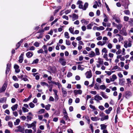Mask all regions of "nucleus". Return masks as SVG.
I'll return each mask as SVG.
<instances>
[{
	"label": "nucleus",
	"instance_id": "f257e3e1",
	"mask_svg": "<svg viewBox=\"0 0 133 133\" xmlns=\"http://www.w3.org/2000/svg\"><path fill=\"white\" fill-rule=\"evenodd\" d=\"M36 122L34 121L31 124L26 123V125L28 128H30L32 127V129L34 130V132L36 131Z\"/></svg>",
	"mask_w": 133,
	"mask_h": 133
},
{
	"label": "nucleus",
	"instance_id": "f03ea898",
	"mask_svg": "<svg viewBox=\"0 0 133 133\" xmlns=\"http://www.w3.org/2000/svg\"><path fill=\"white\" fill-rule=\"evenodd\" d=\"M128 40V42L125 41L124 42V46L125 48H127L128 47L130 48L131 46L132 41L130 38Z\"/></svg>",
	"mask_w": 133,
	"mask_h": 133
},
{
	"label": "nucleus",
	"instance_id": "7ed1b4c3",
	"mask_svg": "<svg viewBox=\"0 0 133 133\" xmlns=\"http://www.w3.org/2000/svg\"><path fill=\"white\" fill-rule=\"evenodd\" d=\"M7 82L5 81L2 88L0 89V92H4L5 91L7 87Z\"/></svg>",
	"mask_w": 133,
	"mask_h": 133
},
{
	"label": "nucleus",
	"instance_id": "20e7f679",
	"mask_svg": "<svg viewBox=\"0 0 133 133\" xmlns=\"http://www.w3.org/2000/svg\"><path fill=\"white\" fill-rule=\"evenodd\" d=\"M132 96V93L131 92L129 91H127L125 92L124 94V96L126 98L128 99Z\"/></svg>",
	"mask_w": 133,
	"mask_h": 133
},
{
	"label": "nucleus",
	"instance_id": "39448f33",
	"mask_svg": "<svg viewBox=\"0 0 133 133\" xmlns=\"http://www.w3.org/2000/svg\"><path fill=\"white\" fill-rule=\"evenodd\" d=\"M120 34L123 36H127L128 34L126 32L125 27L123 28L120 31Z\"/></svg>",
	"mask_w": 133,
	"mask_h": 133
},
{
	"label": "nucleus",
	"instance_id": "423d86ee",
	"mask_svg": "<svg viewBox=\"0 0 133 133\" xmlns=\"http://www.w3.org/2000/svg\"><path fill=\"white\" fill-rule=\"evenodd\" d=\"M59 62L62 65L64 66L66 64V60L63 58H60L59 60Z\"/></svg>",
	"mask_w": 133,
	"mask_h": 133
},
{
	"label": "nucleus",
	"instance_id": "0eeeda50",
	"mask_svg": "<svg viewBox=\"0 0 133 133\" xmlns=\"http://www.w3.org/2000/svg\"><path fill=\"white\" fill-rule=\"evenodd\" d=\"M85 75L87 78H90L92 76L91 71L90 70L87 71L85 73Z\"/></svg>",
	"mask_w": 133,
	"mask_h": 133
},
{
	"label": "nucleus",
	"instance_id": "6e6552de",
	"mask_svg": "<svg viewBox=\"0 0 133 133\" xmlns=\"http://www.w3.org/2000/svg\"><path fill=\"white\" fill-rule=\"evenodd\" d=\"M43 34L41 32H37L36 34V37L38 39H39L42 38Z\"/></svg>",
	"mask_w": 133,
	"mask_h": 133
},
{
	"label": "nucleus",
	"instance_id": "1a4fd4ad",
	"mask_svg": "<svg viewBox=\"0 0 133 133\" xmlns=\"http://www.w3.org/2000/svg\"><path fill=\"white\" fill-rule=\"evenodd\" d=\"M14 68L15 69V71L16 73H18L20 71L19 69V67L17 65L15 64L14 65Z\"/></svg>",
	"mask_w": 133,
	"mask_h": 133
},
{
	"label": "nucleus",
	"instance_id": "9d476101",
	"mask_svg": "<svg viewBox=\"0 0 133 133\" xmlns=\"http://www.w3.org/2000/svg\"><path fill=\"white\" fill-rule=\"evenodd\" d=\"M62 91L63 93V96L64 97L66 96L67 92L65 89L64 88H62Z\"/></svg>",
	"mask_w": 133,
	"mask_h": 133
},
{
	"label": "nucleus",
	"instance_id": "9b49d317",
	"mask_svg": "<svg viewBox=\"0 0 133 133\" xmlns=\"http://www.w3.org/2000/svg\"><path fill=\"white\" fill-rule=\"evenodd\" d=\"M117 79V77L115 74L113 75L110 77L111 81V82L114 81Z\"/></svg>",
	"mask_w": 133,
	"mask_h": 133
},
{
	"label": "nucleus",
	"instance_id": "f8f14e48",
	"mask_svg": "<svg viewBox=\"0 0 133 133\" xmlns=\"http://www.w3.org/2000/svg\"><path fill=\"white\" fill-rule=\"evenodd\" d=\"M74 95H75L77 94H81L82 93V91L81 90H75L74 91Z\"/></svg>",
	"mask_w": 133,
	"mask_h": 133
},
{
	"label": "nucleus",
	"instance_id": "ddd939ff",
	"mask_svg": "<svg viewBox=\"0 0 133 133\" xmlns=\"http://www.w3.org/2000/svg\"><path fill=\"white\" fill-rule=\"evenodd\" d=\"M94 99L97 101L99 100H102V98L98 95H96L95 96Z\"/></svg>",
	"mask_w": 133,
	"mask_h": 133
},
{
	"label": "nucleus",
	"instance_id": "4468645a",
	"mask_svg": "<svg viewBox=\"0 0 133 133\" xmlns=\"http://www.w3.org/2000/svg\"><path fill=\"white\" fill-rule=\"evenodd\" d=\"M33 55V53L32 52H29L26 53V55L28 58H30Z\"/></svg>",
	"mask_w": 133,
	"mask_h": 133
},
{
	"label": "nucleus",
	"instance_id": "2eb2a0df",
	"mask_svg": "<svg viewBox=\"0 0 133 133\" xmlns=\"http://www.w3.org/2000/svg\"><path fill=\"white\" fill-rule=\"evenodd\" d=\"M89 55L90 57H92L96 56V55L94 52L93 51H90V53H89Z\"/></svg>",
	"mask_w": 133,
	"mask_h": 133
},
{
	"label": "nucleus",
	"instance_id": "dca6fc26",
	"mask_svg": "<svg viewBox=\"0 0 133 133\" xmlns=\"http://www.w3.org/2000/svg\"><path fill=\"white\" fill-rule=\"evenodd\" d=\"M10 65L9 64H7V66L6 70V73L7 74L9 72L10 70Z\"/></svg>",
	"mask_w": 133,
	"mask_h": 133
},
{
	"label": "nucleus",
	"instance_id": "f3484780",
	"mask_svg": "<svg viewBox=\"0 0 133 133\" xmlns=\"http://www.w3.org/2000/svg\"><path fill=\"white\" fill-rule=\"evenodd\" d=\"M112 108L110 107L108 109L105 110L104 111L107 114H109L110 113L111 111L112 110Z\"/></svg>",
	"mask_w": 133,
	"mask_h": 133
},
{
	"label": "nucleus",
	"instance_id": "a211bd4d",
	"mask_svg": "<svg viewBox=\"0 0 133 133\" xmlns=\"http://www.w3.org/2000/svg\"><path fill=\"white\" fill-rule=\"evenodd\" d=\"M24 55V53H23L20 55L19 60V62L20 63H22V62L23 60V56Z\"/></svg>",
	"mask_w": 133,
	"mask_h": 133
},
{
	"label": "nucleus",
	"instance_id": "6ab92c4d",
	"mask_svg": "<svg viewBox=\"0 0 133 133\" xmlns=\"http://www.w3.org/2000/svg\"><path fill=\"white\" fill-rule=\"evenodd\" d=\"M125 81L123 79H119V84L121 85H123L124 84Z\"/></svg>",
	"mask_w": 133,
	"mask_h": 133
},
{
	"label": "nucleus",
	"instance_id": "aec40b11",
	"mask_svg": "<svg viewBox=\"0 0 133 133\" xmlns=\"http://www.w3.org/2000/svg\"><path fill=\"white\" fill-rule=\"evenodd\" d=\"M84 66L83 65H79L77 67V69L78 70L82 71L84 69Z\"/></svg>",
	"mask_w": 133,
	"mask_h": 133
},
{
	"label": "nucleus",
	"instance_id": "412c9836",
	"mask_svg": "<svg viewBox=\"0 0 133 133\" xmlns=\"http://www.w3.org/2000/svg\"><path fill=\"white\" fill-rule=\"evenodd\" d=\"M91 119L93 121H97L99 120L100 118L99 117H91Z\"/></svg>",
	"mask_w": 133,
	"mask_h": 133
},
{
	"label": "nucleus",
	"instance_id": "4be33fe9",
	"mask_svg": "<svg viewBox=\"0 0 133 133\" xmlns=\"http://www.w3.org/2000/svg\"><path fill=\"white\" fill-rule=\"evenodd\" d=\"M18 105L16 104L14 105H13L11 107V109L13 111H14L16 110L18 108Z\"/></svg>",
	"mask_w": 133,
	"mask_h": 133
},
{
	"label": "nucleus",
	"instance_id": "5701e85b",
	"mask_svg": "<svg viewBox=\"0 0 133 133\" xmlns=\"http://www.w3.org/2000/svg\"><path fill=\"white\" fill-rule=\"evenodd\" d=\"M105 44L104 42L101 41H99L97 43V45H98L103 46Z\"/></svg>",
	"mask_w": 133,
	"mask_h": 133
},
{
	"label": "nucleus",
	"instance_id": "b1692460",
	"mask_svg": "<svg viewBox=\"0 0 133 133\" xmlns=\"http://www.w3.org/2000/svg\"><path fill=\"white\" fill-rule=\"evenodd\" d=\"M97 63H99L100 64H102L103 62V61L102 59L100 58H98V61H97Z\"/></svg>",
	"mask_w": 133,
	"mask_h": 133
},
{
	"label": "nucleus",
	"instance_id": "393cba45",
	"mask_svg": "<svg viewBox=\"0 0 133 133\" xmlns=\"http://www.w3.org/2000/svg\"><path fill=\"white\" fill-rule=\"evenodd\" d=\"M6 100V97H3L1 98L0 99V103H3L5 102Z\"/></svg>",
	"mask_w": 133,
	"mask_h": 133
},
{
	"label": "nucleus",
	"instance_id": "a878e982",
	"mask_svg": "<svg viewBox=\"0 0 133 133\" xmlns=\"http://www.w3.org/2000/svg\"><path fill=\"white\" fill-rule=\"evenodd\" d=\"M95 51L96 53L95 54L96 55H100V53L99 51V50L98 48H96Z\"/></svg>",
	"mask_w": 133,
	"mask_h": 133
},
{
	"label": "nucleus",
	"instance_id": "bb28decb",
	"mask_svg": "<svg viewBox=\"0 0 133 133\" xmlns=\"http://www.w3.org/2000/svg\"><path fill=\"white\" fill-rule=\"evenodd\" d=\"M74 27H71L69 28V29L70 32L73 34H74Z\"/></svg>",
	"mask_w": 133,
	"mask_h": 133
},
{
	"label": "nucleus",
	"instance_id": "cd10ccee",
	"mask_svg": "<svg viewBox=\"0 0 133 133\" xmlns=\"http://www.w3.org/2000/svg\"><path fill=\"white\" fill-rule=\"evenodd\" d=\"M78 18V16L77 15L75 14H73L72 17V20L73 21H74L75 20L77 19Z\"/></svg>",
	"mask_w": 133,
	"mask_h": 133
},
{
	"label": "nucleus",
	"instance_id": "c85d7f7f",
	"mask_svg": "<svg viewBox=\"0 0 133 133\" xmlns=\"http://www.w3.org/2000/svg\"><path fill=\"white\" fill-rule=\"evenodd\" d=\"M25 133H32V130L31 129H26L25 130Z\"/></svg>",
	"mask_w": 133,
	"mask_h": 133
},
{
	"label": "nucleus",
	"instance_id": "c756f323",
	"mask_svg": "<svg viewBox=\"0 0 133 133\" xmlns=\"http://www.w3.org/2000/svg\"><path fill=\"white\" fill-rule=\"evenodd\" d=\"M101 127V130L105 129L107 128V125L104 124H102L100 125Z\"/></svg>",
	"mask_w": 133,
	"mask_h": 133
},
{
	"label": "nucleus",
	"instance_id": "7c9ffc66",
	"mask_svg": "<svg viewBox=\"0 0 133 133\" xmlns=\"http://www.w3.org/2000/svg\"><path fill=\"white\" fill-rule=\"evenodd\" d=\"M108 40V38L105 36L103 38V42H104L105 44L107 42Z\"/></svg>",
	"mask_w": 133,
	"mask_h": 133
},
{
	"label": "nucleus",
	"instance_id": "2f4dec72",
	"mask_svg": "<svg viewBox=\"0 0 133 133\" xmlns=\"http://www.w3.org/2000/svg\"><path fill=\"white\" fill-rule=\"evenodd\" d=\"M20 120L19 119H16V121L14 122V124L15 125H18L20 122Z\"/></svg>",
	"mask_w": 133,
	"mask_h": 133
},
{
	"label": "nucleus",
	"instance_id": "473e14b6",
	"mask_svg": "<svg viewBox=\"0 0 133 133\" xmlns=\"http://www.w3.org/2000/svg\"><path fill=\"white\" fill-rule=\"evenodd\" d=\"M93 25V24L92 23H90L87 25V28L88 29H91L92 28V26Z\"/></svg>",
	"mask_w": 133,
	"mask_h": 133
},
{
	"label": "nucleus",
	"instance_id": "72a5a7b5",
	"mask_svg": "<svg viewBox=\"0 0 133 133\" xmlns=\"http://www.w3.org/2000/svg\"><path fill=\"white\" fill-rule=\"evenodd\" d=\"M81 22L83 24H87L89 23L88 21H86L85 19H83L81 21Z\"/></svg>",
	"mask_w": 133,
	"mask_h": 133
},
{
	"label": "nucleus",
	"instance_id": "f704fd0d",
	"mask_svg": "<svg viewBox=\"0 0 133 133\" xmlns=\"http://www.w3.org/2000/svg\"><path fill=\"white\" fill-rule=\"evenodd\" d=\"M123 25L121 24H119L117 26V28L119 30H120L122 27Z\"/></svg>",
	"mask_w": 133,
	"mask_h": 133
},
{
	"label": "nucleus",
	"instance_id": "c9c22d12",
	"mask_svg": "<svg viewBox=\"0 0 133 133\" xmlns=\"http://www.w3.org/2000/svg\"><path fill=\"white\" fill-rule=\"evenodd\" d=\"M50 107L51 105L50 104H48L47 105H45V109L47 110H49L50 109Z\"/></svg>",
	"mask_w": 133,
	"mask_h": 133
},
{
	"label": "nucleus",
	"instance_id": "e433bc0d",
	"mask_svg": "<svg viewBox=\"0 0 133 133\" xmlns=\"http://www.w3.org/2000/svg\"><path fill=\"white\" fill-rule=\"evenodd\" d=\"M88 3H85L84 6H83V10H85L88 7Z\"/></svg>",
	"mask_w": 133,
	"mask_h": 133
},
{
	"label": "nucleus",
	"instance_id": "4c0bfd02",
	"mask_svg": "<svg viewBox=\"0 0 133 133\" xmlns=\"http://www.w3.org/2000/svg\"><path fill=\"white\" fill-rule=\"evenodd\" d=\"M11 119V117L10 116H7L5 118V120L6 121H8Z\"/></svg>",
	"mask_w": 133,
	"mask_h": 133
},
{
	"label": "nucleus",
	"instance_id": "58836bf2",
	"mask_svg": "<svg viewBox=\"0 0 133 133\" xmlns=\"http://www.w3.org/2000/svg\"><path fill=\"white\" fill-rule=\"evenodd\" d=\"M108 55L107 54H104L103 56V57L104 58H105V60L106 61H109V59L107 57Z\"/></svg>",
	"mask_w": 133,
	"mask_h": 133
},
{
	"label": "nucleus",
	"instance_id": "ea45409f",
	"mask_svg": "<svg viewBox=\"0 0 133 133\" xmlns=\"http://www.w3.org/2000/svg\"><path fill=\"white\" fill-rule=\"evenodd\" d=\"M64 36L67 39L69 38L70 37L69 36V33L68 32H65Z\"/></svg>",
	"mask_w": 133,
	"mask_h": 133
},
{
	"label": "nucleus",
	"instance_id": "a19ab883",
	"mask_svg": "<svg viewBox=\"0 0 133 133\" xmlns=\"http://www.w3.org/2000/svg\"><path fill=\"white\" fill-rule=\"evenodd\" d=\"M22 109L24 112H28L29 111V110L28 109L24 107H22Z\"/></svg>",
	"mask_w": 133,
	"mask_h": 133
},
{
	"label": "nucleus",
	"instance_id": "79ce46f5",
	"mask_svg": "<svg viewBox=\"0 0 133 133\" xmlns=\"http://www.w3.org/2000/svg\"><path fill=\"white\" fill-rule=\"evenodd\" d=\"M45 111V110L44 109H40L38 112V113L39 114H41L44 112Z\"/></svg>",
	"mask_w": 133,
	"mask_h": 133
},
{
	"label": "nucleus",
	"instance_id": "37998d69",
	"mask_svg": "<svg viewBox=\"0 0 133 133\" xmlns=\"http://www.w3.org/2000/svg\"><path fill=\"white\" fill-rule=\"evenodd\" d=\"M29 105L31 108H33L35 106V104L31 102L29 103Z\"/></svg>",
	"mask_w": 133,
	"mask_h": 133
},
{
	"label": "nucleus",
	"instance_id": "c03bdc74",
	"mask_svg": "<svg viewBox=\"0 0 133 133\" xmlns=\"http://www.w3.org/2000/svg\"><path fill=\"white\" fill-rule=\"evenodd\" d=\"M114 71H105V72L109 76L111 75L112 73H113Z\"/></svg>",
	"mask_w": 133,
	"mask_h": 133
},
{
	"label": "nucleus",
	"instance_id": "a18cd8bd",
	"mask_svg": "<svg viewBox=\"0 0 133 133\" xmlns=\"http://www.w3.org/2000/svg\"><path fill=\"white\" fill-rule=\"evenodd\" d=\"M102 52L103 53H104L105 54H106L107 53V49L105 48H104L102 50Z\"/></svg>",
	"mask_w": 133,
	"mask_h": 133
},
{
	"label": "nucleus",
	"instance_id": "49530a36",
	"mask_svg": "<svg viewBox=\"0 0 133 133\" xmlns=\"http://www.w3.org/2000/svg\"><path fill=\"white\" fill-rule=\"evenodd\" d=\"M102 96L103 98H105L106 99L108 98V97L106 95L103 93H102Z\"/></svg>",
	"mask_w": 133,
	"mask_h": 133
},
{
	"label": "nucleus",
	"instance_id": "de8ad7c7",
	"mask_svg": "<svg viewBox=\"0 0 133 133\" xmlns=\"http://www.w3.org/2000/svg\"><path fill=\"white\" fill-rule=\"evenodd\" d=\"M37 52L38 54L43 53L44 51L42 49H41L38 50Z\"/></svg>",
	"mask_w": 133,
	"mask_h": 133
},
{
	"label": "nucleus",
	"instance_id": "09e8293b",
	"mask_svg": "<svg viewBox=\"0 0 133 133\" xmlns=\"http://www.w3.org/2000/svg\"><path fill=\"white\" fill-rule=\"evenodd\" d=\"M108 47L110 49L112 47V45L111 43H109L107 45Z\"/></svg>",
	"mask_w": 133,
	"mask_h": 133
},
{
	"label": "nucleus",
	"instance_id": "8fccbe9b",
	"mask_svg": "<svg viewBox=\"0 0 133 133\" xmlns=\"http://www.w3.org/2000/svg\"><path fill=\"white\" fill-rule=\"evenodd\" d=\"M64 116L63 117V118L65 120H67L68 118V114L64 115Z\"/></svg>",
	"mask_w": 133,
	"mask_h": 133
},
{
	"label": "nucleus",
	"instance_id": "3c124183",
	"mask_svg": "<svg viewBox=\"0 0 133 133\" xmlns=\"http://www.w3.org/2000/svg\"><path fill=\"white\" fill-rule=\"evenodd\" d=\"M89 107L90 108L93 109V110H96V109L95 107L91 105V104H90L89 105Z\"/></svg>",
	"mask_w": 133,
	"mask_h": 133
},
{
	"label": "nucleus",
	"instance_id": "603ef678",
	"mask_svg": "<svg viewBox=\"0 0 133 133\" xmlns=\"http://www.w3.org/2000/svg\"><path fill=\"white\" fill-rule=\"evenodd\" d=\"M71 44V42L67 40H66V44L68 45H70Z\"/></svg>",
	"mask_w": 133,
	"mask_h": 133
},
{
	"label": "nucleus",
	"instance_id": "864d4df0",
	"mask_svg": "<svg viewBox=\"0 0 133 133\" xmlns=\"http://www.w3.org/2000/svg\"><path fill=\"white\" fill-rule=\"evenodd\" d=\"M34 45L36 46V47H38L39 46V43H38L37 42H36L34 44Z\"/></svg>",
	"mask_w": 133,
	"mask_h": 133
},
{
	"label": "nucleus",
	"instance_id": "5fc2aeb1",
	"mask_svg": "<svg viewBox=\"0 0 133 133\" xmlns=\"http://www.w3.org/2000/svg\"><path fill=\"white\" fill-rule=\"evenodd\" d=\"M39 61V59H36L35 60H34L32 63V64H36Z\"/></svg>",
	"mask_w": 133,
	"mask_h": 133
},
{
	"label": "nucleus",
	"instance_id": "6e6d98bb",
	"mask_svg": "<svg viewBox=\"0 0 133 133\" xmlns=\"http://www.w3.org/2000/svg\"><path fill=\"white\" fill-rule=\"evenodd\" d=\"M124 12V13L127 15H129L130 13L129 11L128 10H125Z\"/></svg>",
	"mask_w": 133,
	"mask_h": 133
},
{
	"label": "nucleus",
	"instance_id": "4d7b16f0",
	"mask_svg": "<svg viewBox=\"0 0 133 133\" xmlns=\"http://www.w3.org/2000/svg\"><path fill=\"white\" fill-rule=\"evenodd\" d=\"M96 81L99 83H101L102 82V81L100 78H97L96 79Z\"/></svg>",
	"mask_w": 133,
	"mask_h": 133
},
{
	"label": "nucleus",
	"instance_id": "13d9d810",
	"mask_svg": "<svg viewBox=\"0 0 133 133\" xmlns=\"http://www.w3.org/2000/svg\"><path fill=\"white\" fill-rule=\"evenodd\" d=\"M72 74L71 72H69L68 73V74L67 75V76L68 77H70L71 76H72Z\"/></svg>",
	"mask_w": 133,
	"mask_h": 133
},
{
	"label": "nucleus",
	"instance_id": "bf43d9fd",
	"mask_svg": "<svg viewBox=\"0 0 133 133\" xmlns=\"http://www.w3.org/2000/svg\"><path fill=\"white\" fill-rule=\"evenodd\" d=\"M8 125L11 128H12L13 126L12 122H9L8 123Z\"/></svg>",
	"mask_w": 133,
	"mask_h": 133
},
{
	"label": "nucleus",
	"instance_id": "052dcab7",
	"mask_svg": "<svg viewBox=\"0 0 133 133\" xmlns=\"http://www.w3.org/2000/svg\"><path fill=\"white\" fill-rule=\"evenodd\" d=\"M98 108L101 110H103L104 109V107L102 105L99 106Z\"/></svg>",
	"mask_w": 133,
	"mask_h": 133
},
{
	"label": "nucleus",
	"instance_id": "680f3d73",
	"mask_svg": "<svg viewBox=\"0 0 133 133\" xmlns=\"http://www.w3.org/2000/svg\"><path fill=\"white\" fill-rule=\"evenodd\" d=\"M123 40V37L121 36L120 37H119L118 38V40L119 42H120L121 41H122Z\"/></svg>",
	"mask_w": 133,
	"mask_h": 133
},
{
	"label": "nucleus",
	"instance_id": "e2e57ef3",
	"mask_svg": "<svg viewBox=\"0 0 133 133\" xmlns=\"http://www.w3.org/2000/svg\"><path fill=\"white\" fill-rule=\"evenodd\" d=\"M12 79L14 80L15 81H18V79L17 77L15 76H13Z\"/></svg>",
	"mask_w": 133,
	"mask_h": 133
},
{
	"label": "nucleus",
	"instance_id": "0e129e2a",
	"mask_svg": "<svg viewBox=\"0 0 133 133\" xmlns=\"http://www.w3.org/2000/svg\"><path fill=\"white\" fill-rule=\"evenodd\" d=\"M100 89H103V90L104 89L106 88V87L105 86V85H101L100 86Z\"/></svg>",
	"mask_w": 133,
	"mask_h": 133
},
{
	"label": "nucleus",
	"instance_id": "69168bd1",
	"mask_svg": "<svg viewBox=\"0 0 133 133\" xmlns=\"http://www.w3.org/2000/svg\"><path fill=\"white\" fill-rule=\"evenodd\" d=\"M22 80H23L24 81H27L28 80V79L27 78V76H25L23 78Z\"/></svg>",
	"mask_w": 133,
	"mask_h": 133
},
{
	"label": "nucleus",
	"instance_id": "338daca9",
	"mask_svg": "<svg viewBox=\"0 0 133 133\" xmlns=\"http://www.w3.org/2000/svg\"><path fill=\"white\" fill-rule=\"evenodd\" d=\"M14 86L15 88H17L19 87V85L18 83H15L14 84Z\"/></svg>",
	"mask_w": 133,
	"mask_h": 133
},
{
	"label": "nucleus",
	"instance_id": "774afa93",
	"mask_svg": "<svg viewBox=\"0 0 133 133\" xmlns=\"http://www.w3.org/2000/svg\"><path fill=\"white\" fill-rule=\"evenodd\" d=\"M124 20L125 21H127L129 19V17L127 16H124Z\"/></svg>",
	"mask_w": 133,
	"mask_h": 133
}]
</instances>
